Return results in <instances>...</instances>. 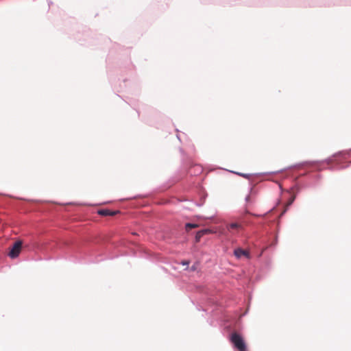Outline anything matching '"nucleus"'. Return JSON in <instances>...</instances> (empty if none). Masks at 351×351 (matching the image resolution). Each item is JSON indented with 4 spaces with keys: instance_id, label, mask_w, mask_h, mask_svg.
<instances>
[{
    "instance_id": "f257e3e1",
    "label": "nucleus",
    "mask_w": 351,
    "mask_h": 351,
    "mask_svg": "<svg viewBox=\"0 0 351 351\" xmlns=\"http://www.w3.org/2000/svg\"><path fill=\"white\" fill-rule=\"evenodd\" d=\"M230 340L239 351H247V347L243 337L237 332H232Z\"/></svg>"
},
{
    "instance_id": "f03ea898",
    "label": "nucleus",
    "mask_w": 351,
    "mask_h": 351,
    "mask_svg": "<svg viewBox=\"0 0 351 351\" xmlns=\"http://www.w3.org/2000/svg\"><path fill=\"white\" fill-rule=\"evenodd\" d=\"M22 245L23 243L21 241H16L13 244L12 247L10 249V251L8 253L9 256L12 258H16L21 251Z\"/></svg>"
},
{
    "instance_id": "7ed1b4c3",
    "label": "nucleus",
    "mask_w": 351,
    "mask_h": 351,
    "mask_svg": "<svg viewBox=\"0 0 351 351\" xmlns=\"http://www.w3.org/2000/svg\"><path fill=\"white\" fill-rule=\"evenodd\" d=\"M234 254L238 258H240L241 256H245L247 258H250L249 252L244 250L241 248L235 249L234 251Z\"/></svg>"
},
{
    "instance_id": "20e7f679",
    "label": "nucleus",
    "mask_w": 351,
    "mask_h": 351,
    "mask_svg": "<svg viewBox=\"0 0 351 351\" xmlns=\"http://www.w3.org/2000/svg\"><path fill=\"white\" fill-rule=\"evenodd\" d=\"M119 211H112V210H110L109 209H100V210H98L97 211V213L101 215V216H104V217H106V216H114L117 213H118Z\"/></svg>"
},
{
    "instance_id": "39448f33",
    "label": "nucleus",
    "mask_w": 351,
    "mask_h": 351,
    "mask_svg": "<svg viewBox=\"0 0 351 351\" xmlns=\"http://www.w3.org/2000/svg\"><path fill=\"white\" fill-rule=\"evenodd\" d=\"M211 232V230H209V229H204V230H199L198 231L197 233H196V235H195V241L196 242H199L200 239L204 235V234H208V233H210Z\"/></svg>"
},
{
    "instance_id": "423d86ee",
    "label": "nucleus",
    "mask_w": 351,
    "mask_h": 351,
    "mask_svg": "<svg viewBox=\"0 0 351 351\" xmlns=\"http://www.w3.org/2000/svg\"><path fill=\"white\" fill-rule=\"evenodd\" d=\"M241 226L238 223H232L230 225L228 226V230H238L241 228Z\"/></svg>"
},
{
    "instance_id": "0eeeda50",
    "label": "nucleus",
    "mask_w": 351,
    "mask_h": 351,
    "mask_svg": "<svg viewBox=\"0 0 351 351\" xmlns=\"http://www.w3.org/2000/svg\"><path fill=\"white\" fill-rule=\"evenodd\" d=\"M198 226H199L198 224L188 223L185 225V229L186 231H189L190 230H191L193 228H196Z\"/></svg>"
},
{
    "instance_id": "6e6552de",
    "label": "nucleus",
    "mask_w": 351,
    "mask_h": 351,
    "mask_svg": "<svg viewBox=\"0 0 351 351\" xmlns=\"http://www.w3.org/2000/svg\"><path fill=\"white\" fill-rule=\"evenodd\" d=\"M182 263L183 265H189V261H182V263Z\"/></svg>"
},
{
    "instance_id": "1a4fd4ad",
    "label": "nucleus",
    "mask_w": 351,
    "mask_h": 351,
    "mask_svg": "<svg viewBox=\"0 0 351 351\" xmlns=\"http://www.w3.org/2000/svg\"><path fill=\"white\" fill-rule=\"evenodd\" d=\"M239 175L241 176L242 177L245 178H248V175H247V174L239 173Z\"/></svg>"
},
{
    "instance_id": "9d476101",
    "label": "nucleus",
    "mask_w": 351,
    "mask_h": 351,
    "mask_svg": "<svg viewBox=\"0 0 351 351\" xmlns=\"http://www.w3.org/2000/svg\"><path fill=\"white\" fill-rule=\"evenodd\" d=\"M195 268L194 267H192L191 270H195Z\"/></svg>"
}]
</instances>
